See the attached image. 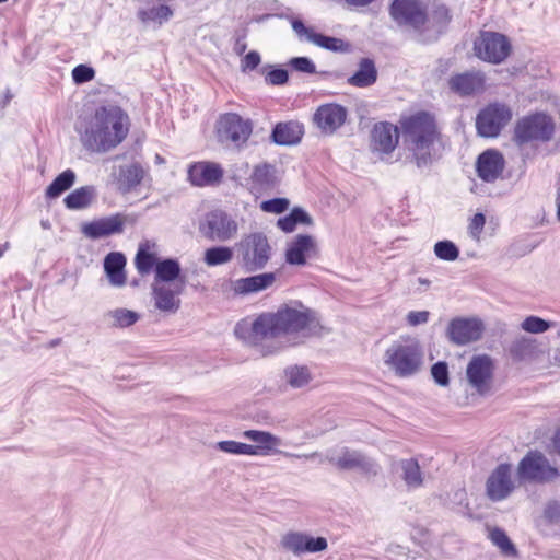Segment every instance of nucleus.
Here are the masks:
<instances>
[{"label": "nucleus", "instance_id": "f257e3e1", "mask_svg": "<svg viewBox=\"0 0 560 560\" xmlns=\"http://www.w3.org/2000/svg\"><path fill=\"white\" fill-rule=\"evenodd\" d=\"M323 329L317 314L303 305L284 306L276 313H264L253 322L243 320L235 335L247 345L258 347L265 341L283 338L298 343L302 338L317 335Z\"/></svg>", "mask_w": 560, "mask_h": 560}, {"label": "nucleus", "instance_id": "f03ea898", "mask_svg": "<svg viewBox=\"0 0 560 560\" xmlns=\"http://www.w3.org/2000/svg\"><path fill=\"white\" fill-rule=\"evenodd\" d=\"M406 160L419 170L430 168L445 150L443 136L435 118L419 112L400 120Z\"/></svg>", "mask_w": 560, "mask_h": 560}, {"label": "nucleus", "instance_id": "7ed1b4c3", "mask_svg": "<svg viewBox=\"0 0 560 560\" xmlns=\"http://www.w3.org/2000/svg\"><path fill=\"white\" fill-rule=\"evenodd\" d=\"M78 131L85 150L105 153L125 140L129 131V117L119 106H101L80 121Z\"/></svg>", "mask_w": 560, "mask_h": 560}, {"label": "nucleus", "instance_id": "20e7f679", "mask_svg": "<svg viewBox=\"0 0 560 560\" xmlns=\"http://www.w3.org/2000/svg\"><path fill=\"white\" fill-rule=\"evenodd\" d=\"M389 15L399 27L412 30L423 42L435 40L451 21L445 5L429 13L422 0H392Z\"/></svg>", "mask_w": 560, "mask_h": 560}, {"label": "nucleus", "instance_id": "39448f33", "mask_svg": "<svg viewBox=\"0 0 560 560\" xmlns=\"http://www.w3.org/2000/svg\"><path fill=\"white\" fill-rule=\"evenodd\" d=\"M318 457L320 463L327 462L342 471L355 470L366 478L376 477L381 471V466L373 457L346 446L328 450L325 456L318 453Z\"/></svg>", "mask_w": 560, "mask_h": 560}, {"label": "nucleus", "instance_id": "423d86ee", "mask_svg": "<svg viewBox=\"0 0 560 560\" xmlns=\"http://www.w3.org/2000/svg\"><path fill=\"white\" fill-rule=\"evenodd\" d=\"M422 359L423 353L418 343L409 341L392 343L383 357L384 364L399 377L415 375L422 365Z\"/></svg>", "mask_w": 560, "mask_h": 560}, {"label": "nucleus", "instance_id": "0eeeda50", "mask_svg": "<svg viewBox=\"0 0 560 560\" xmlns=\"http://www.w3.org/2000/svg\"><path fill=\"white\" fill-rule=\"evenodd\" d=\"M243 268L248 272L264 269L272 256V246L261 232L245 235L237 244Z\"/></svg>", "mask_w": 560, "mask_h": 560}, {"label": "nucleus", "instance_id": "6e6552de", "mask_svg": "<svg viewBox=\"0 0 560 560\" xmlns=\"http://www.w3.org/2000/svg\"><path fill=\"white\" fill-rule=\"evenodd\" d=\"M494 370V360L490 355H474L466 368L468 385L480 396L489 395L493 387Z\"/></svg>", "mask_w": 560, "mask_h": 560}, {"label": "nucleus", "instance_id": "1a4fd4ad", "mask_svg": "<svg viewBox=\"0 0 560 560\" xmlns=\"http://www.w3.org/2000/svg\"><path fill=\"white\" fill-rule=\"evenodd\" d=\"M242 436L255 443L247 444V446L250 448L248 451V456H267L277 453H281L289 458L313 459L318 456L317 452L311 454H293L281 452L277 447L282 444V440L268 431L246 430L242 432Z\"/></svg>", "mask_w": 560, "mask_h": 560}, {"label": "nucleus", "instance_id": "9d476101", "mask_svg": "<svg viewBox=\"0 0 560 560\" xmlns=\"http://www.w3.org/2000/svg\"><path fill=\"white\" fill-rule=\"evenodd\" d=\"M476 56L490 63H501L511 54L509 38L495 32H482L474 43Z\"/></svg>", "mask_w": 560, "mask_h": 560}, {"label": "nucleus", "instance_id": "9b49d317", "mask_svg": "<svg viewBox=\"0 0 560 560\" xmlns=\"http://www.w3.org/2000/svg\"><path fill=\"white\" fill-rule=\"evenodd\" d=\"M517 476L522 481L544 483L558 477V469L539 452H529L518 463Z\"/></svg>", "mask_w": 560, "mask_h": 560}, {"label": "nucleus", "instance_id": "f8f14e48", "mask_svg": "<svg viewBox=\"0 0 560 560\" xmlns=\"http://www.w3.org/2000/svg\"><path fill=\"white\" fill-rule=\"evenodd\" d=\"M555 130L551 118L545 114H535L521 119L514 130V140L524 144L533 140L548 141Z\"/></svg>", "mask_w": 560, "mask_h": 560}, {"label": "nucleus", "instance_id": "ddd939ff", "mask_svg": "<svg viewBox=\"0 0 560 560\" xmlns=\"http://www.w3.org/2000/svg\"><path fill=\"white\" fill-rule=\"evenodd\" d=\"M200 233L213 242H226L235 237L238 231L237 222L228 213L214 210L207 213L199 223Z\"/></svg>", "mask_w": 560, "mask_h": 560}, {"label": "nucleus", "instance_id": "4468645a", "mask_svg": "<svg viewBox=\"0 0 560 560\" xmlns=\"http://www.w3.org/2000/svg\"><path fill=\"white\" fill-rule=\"evenodd\" d=\"M512 118L509 106L500 103L489 104L477 116L476 127L482 137H497Z\"/></svg>", "mask_w": 560, "mask_h": 560}, {"label": "nucleus", "instance_id": "2eb2a0df", "mask_svg": "<svg viewBox=\"0 0 560 560\" xmlns=\"http://www.w3.org/2000/svg\"><path fill=\"white\" fill-rule=\"evenodd\" d=\"M348 114L343 105L326 103L316 108L312 121L323 135L331 136L346 124Z\"/></svg>", "mask_w": 560, "mask_h": 560}, {"label": "nucleus", "instance_id": "dca6fc26", "mask_svg": "<svg viewBox=\"0 0 560 560\" xmlns=\"http://www.w3.org/2000/svg\"><path fill=\"white\" fill-rule=\"evenodd\" d=\"M483 330V323L477 317H455L448 323L446 335L452 343L466 346L479 340Z\"/></svg>", "mask_w": 560, "mask_h": 560}, {"label": "nucleus", "instance_id": "f3484780", "mask_svg": "<svg viewBox=\"0 0 560 560\" xmlns=\"http://www.w3.org/2000/svg\"><path fill=\"white\" fill-rule=\"evenodd\" d=\"M252 131L250 120L237 114L229 113L220 118L218 132L222 142H231L238 148L248 140Z\"/></svg>", "mask_w": 560, "mask_h": 560}, {"label": "nucleus", "instance_id": "a211bd4d", "mask_svg": "<svg viewBox=\"0 0 560 560\" xmlns=\"http://www.w3.org/2000/svg\"><path fill=\"white\" fill-rule=\"evenodd\" d=\"M186 287L152 283L151 296L154 307L165 315L178 312L182 305L180 296Z\"/></svg>", "mask_w": 560, "mask_h": 560}, {"label": "nucleus", "instance_id": "6ab92c4d", "mask_svg": "<svg viewBox=\"0 0 560 560\" xmlns=\"http://www.w3.org/2000/svg\"><path fill=\"white\" fill-rule=\"evenodd\" d=\"M277 281L275 272H264L255 276L231 280L228 283L229 290L234 296L250 295L270 289Z\"/></svg>", "mask_w": 560, "mask_h": 560}, {"label": "nucleus", "instance_id": "aec40b11", "mask_svg": "<svg viewBox=\"0 0 560 560\" xmlns=\"http://www.w3.org/2000/svg\"><path fill=\"white\" fill-rule=\"evenodd\" d=\"M126 222L127 217L117 213L84 223L81 231L86 237L98 240L122 233Z\"/></svg>", "mask_w": 560, "mask_h": 560}, {"label": "nucleus", "instance_id": "412c9836", "mask_svg": "<svg viewBox=\"0 0 560 560\" xmlns=\"http://www.w3.org/2000/svg\"><path fill=\"white\" fill-rule=\"evenodd\" d=\"M487 494L493 501H501L509 497L514 489L511 476V465H499L487 480Z\"/></svg>", "mask_w": 560, "mask_h": 560}, {"label": "nucleus", "instance_id": "4be33fe9", "mask_svg": "<svg viewBox=\"0 0 560 560\" xmlns=\"http://www.w3.org/2000/svg\"><path fill=\"white\" fill-rule=\"evenodd\" d=\"M317 255V244L313 236L300 234L295 236L285 250V260L290 265L303 266L308 258Z\"/></svg>", "mask_w": 560, "mask_h": 560}, {"label": "nucleus", "instance_id": "5701e85b", "mask_svg": "<svg viewBox=\"0 0 560 560\" xmlns=\"http://www.w3.org/2000/svg\"><path fill=\"white\" fill-rule=\"evenodd\" d=\"M486 78L480 71L454 74L448 80L451 91L460 96H470L485 90Z\"/></svg>", "mask_w": 560, "mask_h": 560}, {"label": "nucleus", "instance_id": "b1692460", "mask_svg": "<svg viewBox=\"0 0 560 560\" xmlns=\"http://www.w3.org/2000/svg\"><path fill=\"white\" fill-rule=\"evenodd\" d=\"M505 166L503 155L495 150H487L482 152L476 163L478 176L488 183L498 179Z\"/></svg>", "mask_w": 560, "mask_h": 560}, {"label": "nucleus", "instance_id": "393cba45", "mask_svg": "<svg viewBox=\"0 0 560 560\" xmlns=\"http://www.w3.org/2000/svg\"><path fill=\"white\" fill-rule=\"evenodd\" d=\"M398 129L389 122H378L371 135V148L382 154L390 153L398 143Z\"/></svg>", "mask_w": 560, "mask_h": 560}, {"label": "nucleus", "instance_id": "a878e982", "mask_svg": "<svg viewBox=\"0 0 560 560\" xmlns=\"http://www.w3.org/2000/svg\"><path fill=\"white\" fill-rule=\"evenodd\" d=\"M186 282L178 260L166 258L156 264L152 283L186 287Z\"/></svg>", "mask_w": 560, "mask_h": 560}, {"label": "nucleus", "instance_id": "bb28decb", "mask_svg": "<svg viewBox=\"0 0 560 560\" xmlns=\"http://www.w3.org/2000/svg\"><path fill=\"white\" fill-rule=\"evenodd\" d=\"M277 183L275 166L262 163L255 166L249 178V189L254 195H261L275 188Z\"/></svg>", "mask_w": 560, "mask_h": 560}, {"label": "nucleus", "instance_id": "cd10ccee", "mask_svg": "<svg viewBox=\"0 0 560 560\" xmlns=\"http://www.w3.org/2000/svg\"><path fill=\"white\" fill-rule=\"evenodd\" d=\"M223 171L215 163H197L189 167L188 179L195 186H206L219 182Z\"/></svg>", "mask_w": 560, "mask_h": 560}, {"label": "nucleus", "instance_id": "c85d7f7f", "mask_svg": "<svg viewBox=\"0 0 560 560\" xmlns=\"http://www.w3.org/2000/svg\"><path fill=\"white\" fill-rule=\"evenodd\" d=\"M394 468L409 490L422 487L424 478L417 459H400L395 463Z\"/></svg>", "mask_w": 560, "mask_h": 560}, {"label": "nucleus", "instance_id": "c756f323", "mask_svg": "<svg viewBox=\"0 0 560 560\" xmlns=\"http://www.w3.org/2000/svg\"><path fill=\"white\" fill-rule=\"evenodd\" d=\"M126 257L119 252L109 253L104 259V270L113 287H124L126 284Z\"/></svg>", "mask_w": 560, "mask_h": 560}, {"label": "nucleus", "instance_id": "7c9ffc66", "mask_svg": "<svg viewBox=\"0 0 560 560\" xmlns=\"http://www.w3.org/2000/svg\"><path fill=\"white\" fill-rule=\"evenodd\" d=\"M303 133V126L296 121L279 122L273 128L272 139L277 144L292 145L300 142Z\"/></svg>", "mask_w": 560, "mask_h": 560}, {"label": "nucleus", "instance_id": "2f4dec72", "mask_svg": "<svg viewBox=\"0 0 560 560\" xmlns=\"http://www.w3.org/2000/svg\"><path fill=\"white\" fill-rule=\"evenodd\" d=\"M377 79V70L375 68V65L373 60L369 58H363L359 62V68L354 72L353 75H351L348 79V83L353 86L358 88H366L375 83Z\"/></svg>", "mask_w": 560, "mask_h": 560}, {"label": "nucleus", "instance_id": "473e14b6", "mask_svg": "<svg viewBox=\"0 0 560 560\" xmlns=\"http://www.w3.org/2000/svg\"><path fill=\"white\" fill-rule=\"evenodd\" d=\"M149 242L141 243L135 258V265L138 272L142 276L151 272L155 268L158 260L156 254L150 250Z\"/></svg>", "mask_w": 560, "mask_h": 560}, {"label": "nucleus", "instance_id": "72a5a7b5", "mask_svg": "<svg viewBox=\"0 0 560 560\" xmlns=\"http://www.w3.org/2000/svg\"><path fill=\"white\" fill-rule=\"evenodd\" d=\"M105 318L112 327L127 328L136 324L139 320L140 315L135 311L119 307L108 311L105 314Z\"/></svg>", "mask_w": 560, "mask_h": 560}, {"label": "nucleus", "instance_id": "f704fd0d", "mask_svg": "<svg viewBox=\"0 0 560 560\" xmlns=\"http://www.w3.org/2000/svg\"><path fill=\"white\" fill-rule=\"evenodd\" d=\"M143 177V170L139 164H130L120 166L118 182L120 188L124 190H130L131 188L139 185Z\"/></svg>", "mask_w": 560, "mask_h": 560}, {"label": "nucleus", "instance_id": "c9c22d12", "mask_svg": "<svg viewBox=\"0 0 560 560\" xmlns=\"http://www.w3.org/2000/svg\"><path fill=\"white\" fill-rule=\"evenodd\" d=\"M285 382L293 388H301L310 384L312 375L305 365H291L284 370Z\"/></svg>", "mask_w": 560, "mask_h": 560}, {"label": "nucleus", "instance_id": "e433bc0d", "mask_svg": "<svg viewBox=\"0 0 560 560\" xmlns=\"http://www.w3.org/2000/svg\"><path fill=\"white\" fill-rule=\"evenodd\" d=\"M302 223L305 225H312L313 219L310 217L307 212H305L301 208H294L289 215H285L283 218H280L277 222V225L283 231V232H292L294 231L296 224Z\"/></svg>", "mask_w": 560, "mask_h": 560}, {"label": "nucleus", "instance_id": "4c0bfd02", "mask_svg": "<svg viewBox=\"0 0 560 560\" xmlns=\"http://www.w3.org/2000/svg\"><path fill=\"white\" fill-rule=\"evenodd\" d=\"M75 180V174L72 170H66L59 174L46 189V197L57 198L63 191L68 190Z\"/></svg>", "mask_w": 560, "mask_h": 560}, {"label": "nucleus", "instance_id": "58836bf2", "mask_svg": "<svg viewBox=\"0 0 560 560\" xmlns=\"http://www.w3.org/2000/svg\"><path fill=\"white\" fill-rule=\"evenodd\" d=\"M93 187L85 186L73 190L65 198V205L69 209H82L88 207L93 198Z\"/></svg>", "mask_w": 560, "mask_h": 560}, {"label": "nucleus", "instance_id": "ea45409f", "mask_svg": "<svg viewBox=\"0 0 560 560\" xmlns=\"http://www.w3.org/2000/svg\"><path fill=\"white\" fill-rule=\"evenodd\" d=\"M536 350L535 340L527 337L515 339L511 347L510 353L514 360L523 361L534 355Z\"/></svg>", "mask_w": 560, "mask_h": 560}, {"label": "nucleus", "instance_id": "a19ab883", "mask_svg": "<svg viewBox=\"0 0 560 560\" xmlns=\"http://www.w3.org/2000/svg\"><path fill=\"white\" fill-rule=\"evenodd\" d=\"M172 15L173 12L167 5H159L150 9H141L138 11V18L142 23L158 22L159 24H162L166 22Z\"/></svg>", "mask_w": 560, "mask_h": 560}, {"label": "nucleus", "instance_id": "79ce46f5", "mask_svg": "<svg viewBox=\"0 0 560 560\" xmlns=\"http://www.w3.org/2000/svg\"><path fill=\"white\" fill-rule=\"evenodd\" d=\"M232 258L233 250L230 247L218 246L208 248L203 260L208 266H219L230 262Z\"/></svg>", "mask_w": 560, "mask_h": 560}, {"label": "nucleus", "instance_id": "37998d69", "mask_svg": "<svg viewBox=\"0 0 560 560\" xmlns=\"http://www.w3.org/2000/svg\"><path fill=\"white\" fill-rule=\"evenodd\" d=\"M491 542L497 546L501 552L508 557L516 556L517 551L515 546L510 540L506 533L501 528H492L489 533Z\"/></svg>", "mask_w": 560, "mask_h": 560}, {"label": "nucleus", "instance_id": "c03bdc74", "mask_svg": "<svg viewBox=\"0 0 560 560\" xmlns=\"http://www.w3.org/2000/svg\"><path fill=\"white\" fill-rule=\"evenodd\" d=\"M304 538L305 533L301 532H289L281 538V546L293 552L294 555H302L304 553Z\"/></svg>", "mask_w": 560, "mask_h": 560}, {"label": "nucleus", "instance_id": "a18cd8bd", "mask_svg": "<svg viewBox=\"0 0 560 560\" xmlns=\"http://www.w3.org/2000/svg\"><path fill=\"white\" fill-rule=\"evenodd\" d=\"M434 254L438 258L446 261H454L459 256V250L451 241H440L434 245Z\"/></svg>", "mask_w": 560, "mask_h": 560}, {"label": "nucleus", "instance_id": "49530a36", "mask_svg": "<svg viewBox=\"0 0 560 560\" xmlns=\"http://www.w3.org/2000/svg\"><path fill=\"white\" fill-rule=\"evenodd\" d=\"M555 324L551 322H547L538 316H528L526 317L522 324L521 328L530 334H541L551 328Z\"/></svg>", "mask_w": 560, "mask_h": 560}, {"label": "nucleus", "instance_id": "de8ad7c7", "mask_svg": "<svg viewBox=\"0 0 560 560\" xmlns=\"http://www.w3.org/2000/svg\"><path fill=\"white\" fill-rule=\"evenodd\" d=\"M310 42L328 50L338 51L342 49L343 42L336 37L325 36L318 33H312Z\"/></svg>", "mask_w": 560, "mask_h": 560}, {"label": "nucleus", "instance_id": "09e8293b", "mask_svg": "<svg viewBox=\"0 0 560 560\" xmlns=\"http://www.w3.org/2000/svg\"><path fill=\"white\" fill-rule=\"evenodd\" d=\"M215 448L232 455H248V451L250 450L246 443L233 440L220 441L215 444Z\"/></svg>", "mask_w": 560, "mask_h": 560}, {"label": "nucleus", "instance_id": "8fccbe9b", "mask_svg": "<svg viewBox=\"0 0 560 560\" xmlns=\"http://www.w3.org/2000/svg\"><path fill=\"white\" fill-rule=\"evenodd\" d=\"M289 200L287 198H275L270 200L262 201L260 203V209L264 212L268 213H282L289 208Z\"/></svg>", "mask_w": 560, "mask_h": 560}, {"label": "nucleus", "instance_id": "3c124183", "mask_svg": "<svg viewBox=\"0 0 560 560\" xmlns=\"http://www.w3.org/2000/svg\"><path fill=\"white\" fill-rule=\"evenodd\" d=\"M328 547L327 539L325 537H312L305 534L304 538V553H315L326 550Z\"/></svg>", "mask_w": 560, "mask_h": 560}, {"label": "nucleus", "instance_id": "603ef678", "mask_svg": "<svg viewBox=\"0 0 560 560\" xmlns=\"http://www.w3.org/2000/svg\"><path fill=\"white\" fill-rule=\"evenodd\" d=\"M431 374L433 380L440 386H447L450 383L448 366L446 362L440 361L432 365Z\"/></svg>", "mask_w": 560, "mask_h": 560}, {"label": "nucleus", "instance_id": "864d4df0", "mask_svg": "<svg viewBox=\"0 0 560 560\" xmlns=\"http://www.w3.org/2000/svg\"><path fill=\"white\" fill-rule=\"evenodd\" d=\"M289 65L299 72L303 73H315L316 67L314 62L307 57H294L290 60Z\"/></svg>", "mask_w": 560, "mask_h": 560}, {"label": "nucleus", "instance_id": "5fc2aeb1", "mask_svg": "<svg viewBox=\"0 0 560 560\" xmlns=\"http://www.w3.org/2000/svg\"><path fill=\"white\" fill-rule=\"evenodd\" d=\"M94 75L93 68L85 65H79L72 70V79L78 84L91 81Z\"/></svg>", "mask_w": 560, "mask_h": 560}, {"label": "nucleus", "instance_id": "6e6d98bb", "mask_svg": "<svg viewBox=\"0 0 560 560\" xmlns=\"http://www.w3.org/2000/svg\"><path fill=\"white\" fill-rule=\"evenodd\" d=\"M485 223H486V218L482 213H476L472 217L468 229H469V234L474 240H476V241L480 240V234L483 230Z\"/></svg>", "mask_w": 560, "mask_h": 560}, {"label": "nucleus", "instance_id": "4d7b16f0", "mask_svg": "<svg viewBox=\"0 0 560 560\" xmlns=\"http://www.w3.org/2000/svg\"><path fill=\"white\" fill-rule=\"evenodd\" d=\"M430 313L428 311H411L407 314L406 320L409 326L423 325L429 322Z\"/></svg>", "mask_w": 560, "mask_h": 560}, {"label": "nucleus", "instance_id": "13d9d810", "mask_svg": "<svg viewBox=\"0 0 560 560\" xmlns=\"http://www.w3.org/2000/svg\"><path fill=\"white\" fill-rule=\"evenodd\" d=\"M266 81L272 85H281L288 81V71L284 69H275L267 73Z\"/></svg>", "mask_w": 560, "mask_h": 560}, {"label": "nucleus", "instance_id": "bf43d9fd", "mask_svg": "<svg viewBox=\"0 0 560 560\" xmlns=\"http://www.w3.org/2000/svg\"><path fill=\"white\" fill-rule=\"evenodd\" d=\"M260 63V55L253 50L249 51L242 60V70H254L257 68V66Z\"/></svg>", "mask_w": 560, "mask_h": 560}, {"label": "nucleus", "instance_id": "052dcab7", "mask_svg": "<svg viewBox=\"0 0 560 560\" xmlns=\"http://www.w3.org/2000/svg\"><path fill=\"white\" fill-rule=\"evenodd\" d=\"M545 517L550 522L560 521V503L558 501H551L547 503L545 508Z\"/></svg>", "mask_w": 560, "mask_h": 560}, {"label": "nucleus", "instance_id": "680f3d73", "mask_svg": "<svg viewBox=\"0 0 560 560\" xmlns=\"http://www.w3.org/2000/svg\"><path fill=\"white\" fill-rule=\"evenodd\" d=\"M292 28L299 36H305V38L310 42V37L312 33H315L312 28L306 27L302 21L294 20L292 22Z\"/></svg>", "mask_w": 560, "mask_h": 560}, {"label": "nucleus", "instance_id": "e2e57ef3", "mask_svg": "<svg viewBox=\"0 0 560 560\" xmlns=\"http://www.w3.org/2000/svg\"><path fill=\"white\" fill-rule=\"evenodd\" d=\"M417 282L420 284V288H419V291L422 293V292H425L430 285H431V281L427 278H418Z\"/></svg>", "mask_w": 560, "mask_h": 560}, {"label": "nucleus", "instance_id": "0e129e2a", "mask_svg": "<svg viewBox=\"0 0 560 560\" xmlns=\"http://www.w3.org/2000/svg\"><path fill=\"white\" fill-rule=\"evenodd\" d=\"M373 1L374 0H346L347 3L352 4V5H357V7L368 5L371 2H373Z\"/></svg>", "mask_w": 560, "mask_h": 560}, {"label": "nucleus", "instance_id": "69168bd1", "mask_svg": "<svg viewBox=\"0 0 560 560\" xmlns=\"http://www.w3.org/2000/svg\"><path fill=\"white\" fill-rule=\"evenodd\" d=\"M553 446L556 452L560 455V429L555 434Z\"/></svg>", "mask_w": 560, "mask_h": 560}, {"label": "nucleus", "instance_id": "338daca9", "mask_svg": "<svg viewBox=\"0 0 560 560\" xmlns=\"http://www.w3.org/2000/svg\"><path fill=\"white\" fill-rule=\"evenodd\" d=\"M234 49L238 55H241L245 51L246 44L244 42L237 40Z\"/></svg>", "mask_w": 560, "mask_h": 560}, {"label": "nucleus", "instance_id": "774afa93", "mask_svg": "<svg viewBox=\"0 0 560 560\" xmlns=\"http://www.w3.org/2000/svg\"><path fill=\"white\" fill-rule=\"evenodd\" d=\"M40 224H42V226H43L44 229H49V228H50V223H49V221H42V223H40Z\"/></svg>", "mask_w": 560, "mask_h": 560}]
</instances>
